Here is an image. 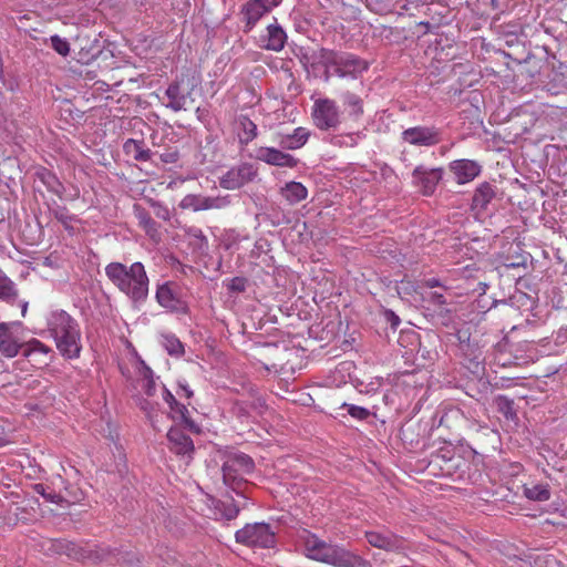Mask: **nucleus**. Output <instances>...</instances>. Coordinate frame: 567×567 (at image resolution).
<instances>
[{"label": "nucleus", "instance_id": "obj_1", "mask_svg": "<svg viewBox=\"0 0 567 567\" xmlns=\"http://www.w3.org/2000/svg\"><path fill=\"white\" fill-rule=\"evenodd\" d=\"M109 280L134 302H144L148 297L150 279L142 262L130 267L122 262H110L105 267Z\"/></svg>", "mask_w": 567, "mask_h": 567}, {"label": "nucleus", "instance_id": "obj_2", "mask_svg": "<svg viewBox=\"0 0 567 567\" xmlns=\"http://www.w3.org/2000/svg\"><path fill=\"white\" fill-rule=\"evenodd\" d=\"M48 328L62 357L65 359L80 357L81 331L75 319L64 310L53 311L48 319Z\"/></svg>", "mask_w": 567, "mask_h": 567}, {"label": "nucleus", "instance_id": "obj_3", "mask_svg": "<svg viewBox=\"0 0 567 567\" xmlns=\"http://www.w3.org/2000/svg\"><path fill=\"white\" fill-rule=\"evenodd\" d=\"M255 468L254 460L245 453L230 454L221 466L223 482L230 488L237 496H241L247 499L248 489L250 488L249 483L238 476V472L251 473Z\"/></svg>", "mask_w": 567, "mask_h": 567}, {"label": "nucleus", "instance_id": "obj_4", "mask_svg": "<svg viewBox=\"0 0 567 567\" xmlns=\"http://www.w3.org/2000/svg\"><path fill=\"white\" fill-rule=\"evenodd\" d=\"M238 544L247 547L272 548L277 539L271 526L266 523L246 524L235 533Z\"/></svg>", "mask_w": 567, "mask_h": 567}, {"label": "nucleus", "instance_id": "obj_5", "mask_svg": "<svg viewBox=\"0 0 567 567\" xmlns=\"http://www.w3.org/2000/svg\"><path fill=\"white\" fill-rule=\"evenodd\" d=\"M300 539L303 544L305 555L308 558L332 566L336 563V558L342 547L336 544L327 543L306 529L300 535Z\"/></svg>", "mask_w": 567, "mask_h": 567}, {"label": "nucleus", "instance_id": "obj_6", "mask_svg": "<svg viewBox=\"0 0 567 567\" xmlns=\"http://www.w3.org/2000/svg\"><path fill=\"white\" fill-rule=\"evenodd\" d=\"M155 299L161 307L172 313L187 316L190 312L189 306L184 299L182 288L175 281L157 285Z\"/></svg>", "mask_w": 567, "mask_h": 567}, {"label": "nucleus", "instance_id": "obj_7", "mask_svg": "<svg viewBox=\"0 0 567 567\" xmlns=\"http://www.w3.org/2000/svg\"><path fill=\"white\" fill-rule=\"evenodd\" d=\"M231 204L230 195L206 196L203 194H187L178 204L183 210H190L193 213L204 210H221Z\"/></svg>", "mask_w": 567, "mask_h": 567}, {"label": "nucleus", "instance_id": "obj_8", "mask_svg": "<svg viewBox=\"0 0 567 567\" xmlns=\"http://www.w3.org/2000/svg\"><path fill=\"white\" fill-rule=\"evenodd\" d=\"M331 65L334 74L339 78H357L369 68L368 62L360 56L334 50H331Z\"/></svg>", "mask_w": 567, "mask_h": 567}, {"label": "nucleus", "instance_id": "obj_9", "mask_svg": "<svg viewBox=\"0 0 567 567\" xmlns=\"http://www.w3.org/2000/svg\"><path fill=\"white\" fill-rule=\"evenodd\" d=\"M315 125L321 131L336 128L340 124L339 109L333 100L319 99L312 109Z\"/></svg>", "mask_w": 567, "mask_h": 567}, {"label": "nucleus", "instance_id": "obj_10", "mask_svg": "<svg viewBox=\"0 0 567 567\" xmlns=\"http://www.w3.org/2000/svg\"><path fill=\"white\" fill-rule=\"evenodd\" d=\"M258 175V168L251 163H241L233 166L219 177V185L224 189L235 190L252 182Z\"/></svg>", "mask_w": 567, "mask_h": 567}, {"label": "nucleus", "instance_id": "obj_11", "mask_svg": "<svg viewBox=\"0 0 567 567\" xmlns=\"http://www.w3.org/2000/svg\"><path fill=\"white\" fill-rule=\"evenodd\" d=\"M192 93L193 86H186L184 78L176 79L165 90L164 94L168 100L165 106L174 112L187 111L194 102Z\"/></svg>", "mask_w": 567, "mask_h": 567}, {"label": "nucleus", "instance_id": "obj_12", "mask_svg": "<svg viewBox=\"0 0 567 567\" xmlns=\"http://www.w3.org/2000/svg\"><path fill=\"white\" fill-rule=\"evenodd\" d=\"M403 142L414 146L432 147L442 142V131L436 126H413L401 133Z\"/></svg>", "mask_w": 567, "mask_h": 567}, {"label": "nucleus", "instance_id": "obj_13", "mask_svg": "<svg viewBox=\"0 0 567 567\" xmlns=\"http://www.w3.org/2000/svg\"><path fill=\"white\" fill-rule=\"evenodd\" d=\"M462 465H465L464 460L450 447L440 449L431 455L429 462V466L433 470L437 468L441 476H453L461 470Z\"/></svg>", "mask_w": 567, "mask_h": 567}, {"label": "nucleus", "instance_id": "obj_14", "mask_svg": "<svg viewBox=\"0 0 567 567\" xmlns=\"http://www.w3.org/2000/svg\"><path fill=\"white\" fill-rule=\"evenodd\" d=\"M102 52L103 47L97 38L78 35L73 43L74 59L83 65L95 61Z\"/></svg>", "mask_w": 567, "mask_h": 567}, {"label": "nucleus", "instance_id": "obj_15", "mask_svg": "<svg viewBox=\"0 0 567 567\" xmlns=\"http://www.w3.org/2000/svg\"><path fill=\"white\" fill-rule=\"evenodd\" d=\"M443 175V168H426L424 165L416 166L412 172L413 183L420 188L421 194L424 196H432L434 194Z\"/></svg>", "mask_w": 567, "mask_h": 567}, {"label": "nucleus", "instance_id": "obj_16", "mask_svg": "<svg viewBox=\"0 0 567 567\" xmlns=\"http://www.w3.org/2000/svg\"><path fill=\"white\" fill-rule=\"evenodd\" d=\"M430 430L426 422L421 420H410L400 429V439L404 445L410 449L424 446L429 437Z\"/></svg>", "mask_w": 567, "mask_h": 567}, {"label": "nucleus", "instance_id": "obj_17", "mask_svg": "<svg viewBox=\"0 0 567 567\" xmlns=\"http://www.w3.org/2000/svg\"><path fill=\"white\" fill-rule=\"evenodd\" d=\"M181 423L172 426L167 432L168 449L181 457L193 458L195 446L193 440L184 432Z\"/></svg>", "mask_w": 567, "mask_h": 567}, {"label": "nucleus", "instance_id": "obj_18", "mask_svg": "<svg viewBox=\"0 0 567 567\" xmlns=\"http://www.w3.org/2000/svg\"><path fill=\"white\" fill-rule=\"evenodd\" d=\"M163 400L168 404L172 413V419L176 423H181L184 429H187V431L199 434L200 427L199 425L190 417L189 411L186 405L179 403L175 396L172 394V392L164 388L163 391Z\"/></svg>", "mask_w": 567, "mask_h": 567}, {"label": "nucleus", "instance_id": "obj_19", "mask_svg": "<svg viewBox=\"0 0 567 567\" xmlns=\"http://www.w3.org/2000/svg\"><path fill=\"white\" fill-rule=\"evenodd\" d=\"M255 158L268 165L293 168L299 159L275 147H258Z\"/></svg>", "mask_w": 567, "mask_h": 567}, {"label": "nucleus", "instance_id": "obj_20", "mask_svg": "<svg viewBox=\"0 0 567 567\" xmlns=\"http://www.w3.org/2000/svg\"><path fill=\"white\" fill-rule=\"evenodd\" d=\"M276 7L267 0H249L241 9L243 20L245 21L244 32H250L256 23Z\"/></svg>", "mask_w": 567, "mask_h": 567}, {"label": "nucleus", "instance_id": "obj_21", "mask_svg": "<svg viewBox=\"0 0 567 567\" xmlns=\"http://www.w3.org/2000/svg\"><path fill=\"white\" fill-rule=\"evenodd\" d=\"M286 42L287 33L275 18L274 22L267 25L266 33L259 37L258 45L268 51L279 52L285 48Z\"/></svg>", "mask_w": 567, "mask_h": 567}, {"label": "nucleus", "instance_id": "obj_22", "mask_svg": "<svg viewBox=\"0 0 567 567\" xmlns=\"http://www.w3.org/2000/svg\"><path fill=\"white\" fill-rule=\"evenodd\" d=\"M365 538L371 546L386 551L399 553L405 549L404 539L391 532H367Z\"/></svg>", "mask_w": 567, "mask_h": 567}, {"label": "nucleus", "instance_id": "obj_23", "mask_svg": "<svg viewBox=\"0 0 567 567\" xmlns=\"http://www.w3.org/2000/svg\"><path fill=\"white\" fill-rule=\"evenodd\" d=\"M449 169L457 184H466L481 174L482 166L475 161L462 158L452 161Z\"/></svg>", "mask_w": 567, "mask_h": 567}, {"label": "nucleus", "instance_id": "obj_24", "mask_svg": "<svg viewBox=\"0 0 567 567\" xmlns=\"http://www.w3.org/2000/svg\"><path fill=\"white\" fill-rule=\"evenodd\" d=\"M83 548L80 544L68 539H49L45 542V550L50 555H65L69 558L82 561Z\"/></svg>", "mask_w": 567, "mask_h": 567}, {"label": "nucleus", "instance_id": "obj_25", "mask_svg": "<svg viewBox=\"0 0 567 567\" xmlns=\"http://www.w3.org/2000/svg\"><path fill=\"white\" fill-rule=\"evenodd\" d=\"M331 50L321 48L313 51V59L311 60L310 70L307 71L308 75L316 79H322L328 82L331 78Z\"/></svg>", "mask_w": 567, "mask_h": 567}, {"label": "nucleus", "instance_id": "obj_26", "mask_svg": "<svg viewBox=\"0 0 567 567\" xmlns=\"http://www.w3.org/2000/svg\"><path fill=\"white\" fill-rule=\"evenodd\" d=\"M133 214L146 236L152 241L159 243L162 240L161 225L152 218L151 214L140 204L133 205Z\"/></svg>", "mask_w": 567, "mask_h": 567}, {"label": "nucleus", "instance_id": "obj_27", "mask_svg": "<svg viewBox=\"0 0 567 567\" xmlns=\"http://www.w3.org/2000/svg\"><path fill=\"white\" fill-rule=\"evenodd\" d=\"M497 195V188L495 185L483 182L477 185L472 197L471 208L477 214L485 213L488 205Z\"/></svg>", "mask_w": 567, "mask_h": 567}, {"label": "nucleus", "instance_id": "obj_28", "mask_svg": "<svg viewBox=\"0 0 567 567\" xmlns=\"http://www.w3.org/2000/svg\"><path fill=\"white\" fill-rule=\"evenodd\" d=\"M421 9L420 13L424 16V19L432 22V27L441 28L450 23L451 10L442 2L421 3Z\"/></svg>", "mask_w": 567, "mask_h": 567}, {"label": "nucleus", "instance_id": "obj_29", "mask_svg": "<svg viewBox=\"0 0 567 567\" xmlns=\"http://www.w3.org/2000/svg\"><path fill=\"white\" fill-rule=\"evenodd\" d=\"M115 556H118L117 548H112L104 545L84 546L83 560L81 563H109L112 565L114 563L113 557Z\"/></svg>", "mask_w": 567, "mask_h": 567}, {"label": "nucleus", "instance_id": "obj_30", "mask_svg": "<svg viewBox=\"0 0 567 567\" xmlns=\"http://www.w3.org/2000/svg\"><path fill=\"white\" fill-rule=\"evenodd\" d=\"M22 349V343H19L10 331V324L7 322L0 323V352L8 357H16Z\"/></svg>", "mask_w": 567, "mask_h": 567}, {"label": "nucleus", "instance_id": "obj_31", "mask_svg": "<svg viewBox=\"0 0 567 567\" xmlns=\"http://www.w3.org/2000/svg\"><path fill=\"white\" fill-rule=\"evenodd\" d=\"M279 193L290 205H296L308 196L307 187L300 182L295 181L286 183Z\"/></svg>", "mask_w": 567, "mask_h": 567}, {"label": "nucleus", "instance_id": "obj_32", "mask_svg": "<svg viewBox=\"0 0 567 567\" xmlns=\"http://www.w3.org/2000/svg\"><path fill=\"white\" fill-rule=\"evenodd\" d=\"M309 135L307 128L297 127L293 130V133L280 136L279 146L284 150L300 148L307 143Z\"/></svg>", "mask_w": 567, "mask_h": 567}, {"label": "nucleus", "instance_id": "obj_33", "mask_svg": "<svg viewBox=\"0 0 567 567\" xmlns=\"http://www.w3.org/2000/svg\"><path fill=\"white\" fill-rule=\"evenodd\" d=\"M123 151L126 155L132 156L137 162H147L152 158V151L145 147L144 141L128 138L124 145Z\"/></svg>", "mask_w": 567, "mask_h": 567}, {"label": "nucleus", "instance_id": "obj_34", "mask_svg": "<svg viewBox=\"0 0 567 567\" xmlns=\"http://www.w3.org/2000/svg\"><path fill=\"white\" fill-rule=\"evenodd\" d=\"M225 496L227 498L225 501H214L215 514L219 515L226 520L235 519L240 513V507L235 503V499L231 495L226 494Z\"/></svg>", "mask_w": 567, "mask_h": 567}, {"label": "nucleus", "instance_id": "obj_35", "mask_svg": "<svg viewBox=\"0 0 567 567\" xmlns=\"http://www.w3.org/2000/svg\"><path fill=\"white\" fill-rule=\"evenodd\" d=\"M51 352V348L42 343L38 339H31L30 341L22 343L21 353L24 358L31 360H34L39 364H48L45 360H37L32 359L38 355H44L47 357Z\"/></svg>", "mask_w": 567, "mask_h": 567}, {"label": "nucleus", "instance_id": "obj_36", "mask_svg": "<svg viewBox=\"0 0 567 567\" xmlns=\"http://www.w3.org/2000/svg\"><path fill=\"white\" fill-rule=\"evenodd\" d=\"M35 175L49 192L58 195L60 198L63 196L65 187L53 172L45 167H41L37 171Z\"/></svg>", "mask_w": 567, "mask_h": 567}, {"label": "nucleus", "instance_id": "obj_37", "mask_svg": "<svg viewBox=\"0 0 567 567\" xmlns=\"http://www.w3.org/2000/svg\"><path fill=\"white\" fill-rule=\"evenodd\" d=\"M334 567H372L371 563L363 557L341 547Z\"/></svg>", "mask_w": 567, "mask_h": 567}, {"label": "nucleus", "instance_id": "obj_38", "mask_svg": "<svg viewBox=\"0 0 567 567\" xmlns=\"http://www.w3.org/2000/svg\"><path fill=\"white\" fill-rule=\"evenodd\" d=\"M238 140L240 145H248L257 137V125L246 115L237 120Z\"/></svg>", "mask_w": 567, "mask_h": 567}, {"label": "nucleus", "instance_id": "obj_39", "mask_svg": "<svg viewBox=\"0 0 567 567\" xmlns=\"http://www.w3.org/2000/svg\"><path fill=\"white\" fill-rule=\"evenodd\" d=\"M493 403L496 408V411L501 413L507 421L516 422L518 420L513 399L499 394L495 396Z\"/></svg>", "mask_w": 567, "mask_h": 567}, {"label": "nucleus", "instance_id": "obj_40", "mask_svg": "<svg viewBox=\"0 0 567 567\" xmlns=\"http://www.w3.org/2000/svg\"><path fill=\"white\" fill-rule=\"evenodd\" d=\"M16 284L0 270V300L12 303L18 298Z\"/></svg>", "mask_w": 567, "mask_h": 567}, {"label": "nucleus", "instance_id": "obj_41", "mask_svg": "<svg viewBox=\"0 0 567 567\" xmlns=\"http://www.w3.org/2000/svg\"><path fill=\"white\" fill-rule=\"evenodd\" d=\"M343 105L349 109V114L354 117H359L363 114V101L362 99L352 92H344L342 94Z\"/></svg>", "mask_w": 567, "mask_h": 567}, {"label": "nucleus", "instance_id": "obj_42", "mask_svg": "<svg viewBox=\"0 0 567 567\" xmlns=\"http://www.w3.org/2000/svg\"><path fill=\"white\" fill-rule=\"evenodd\" d=\"M50 210L53 214L54 218L63 225L65 230H68L69 233L73 231L72 223L76 220V217L69 213L66 206H61L55 203V206L53 208H50Z\"/></svg>", "mask_w": 567, "mask_h": 567}, {"label": "nucleus", "instance_id": "obj_43", "mask_svg": "<svg viewBox=\"0 0 567 567\" xmlns=\"http://www.w3.org/2000/svg\"><path fill=\"white\" fill-rule=\"evenodd\" d=\"M524 495L532 501L545 502L550 498V491L547 484L525 485Z\"/></svg>", "mask_w": 567, "mask_h": 567}, {"label": "nucleus", "instance_id": "obj_44", "mask_svg": "<svg viewBox=\"0 0 567 567\" xmlns=\"http://www.w3.org/2000/svg\"><path fill=\"white\" fill-rule=\"evenodd\" d=\"M162 344L169 355L181 357L184 354L185 349L181 340L173 333L162 336Z\"/></svg>", "mask_w": 567, "mask_h": 567}, {"label": "nucleus", "instance_id": "obj_45", "mask_svg": "<svg viewBox=\"0 0 567 567\" xmlns=\"http://www.w3.org/2000/svg\"><path fill=\"white\" fill-rule=\"evenodd\" d=\"M118 556L113 557L112 565H120L122 567L138 566L142 563V557L137 551H124L117 548Z\"/></svg>", "mask_w": 567, "mask_h": 567}, {"label": "nucleus", "instance_id": "obj_46", "mask_svg": "<svg viewBox=\"0 0 567 567\" xmlns=\"http://www.w3.org/2000/svg\"><path fill=\"white\" fill-rule=\"evenodd\" d=\"M33 491L40 494L47 502L61 505L64 502L63 496L52 489L49 485L37 483L33 485Z\"/></svg>", "mask_w": 567, "mask_h": 567}, {"label": "nucleus", "instance_id": "obj_47", "mask_svg": "<svg viewBox=\"0 0 567 567\" xmlns=\"http://www.w3.org/2000/svg\"><path fill=\"white\" fill-rule=\"evenodd\" d=\"M49 43L50 47L62 56H66L71 51L69 41L58 34L51 35Z\"/></svg>", "mask_w": 567, "mask_h": 567}, {"label": "nucleus", "instance_id": "obj_48", "mask_svg": "<svg viewBox=\"0 0 567 567\" xmlns=\"http://www.w3.org/2000/svg\"><path fill=\"white\" fill-rule=\"evenodd\" d=\"M228 292L230 293H241L246 291L248 279L246 277H234L224 281Z\"/></svg>", "mask_w": 567, "mask_h": 567}, {"label": "nucleus", "instance_id": "obj_49", "mask_svg": "<svg viewBox=\"0 0 567 567\" xmlns=\"http://www.w3.org/2000/svg\"><path fill=\"white\" fill-rule=\"evenodd\" d=\"M147 203L153 208L154 214L157 218H159L164 221L171 220L172 215L166 205H164L163 203H161L154 198H147Z\"/></svg>", "mask_w": 567, "mask_h": 567}, {"label": "nucleus", "instance_id": "obj_50", "mask_svg": "<svg viewBox=\"0 0 567 567\" xmlns=\"http://www.w3.org/2000/svg\"><path fill=\"white\" fill-rule=\"evenodd\" d=\"M341 409H344L352 417L357 420H367L370 416V411L363 406L343 403Z\"/></svg>", "mask_w": 567, "mask_h": 567}, {"label": "nucleus", "instance_id": "obj_51", "mask_svg": "<svg viewBox=\"0 0 567 567\" xmlns=\"http://www.w3.org/2000/svg\"><path fill=\"white\" fill-rule=\"evenodd\" d=\"M395 289L401 298L410 297L416 293V285L409 279H402L399 281Z\"/></svg>", "mask_w": 567, "mask_h": 567}, {"label": "nucleus", "instance_id": "obj_52", "mask_svg": "<svg viewBox=\"0 0 567 567\" xmlns=\"http://www.w3.org/2000/svg\"><path fill=\"white\" fill-rule=\"evenodd\" d=\"M457 419H463V414L458 409L444 412L440 419L439 426L450 427V422Z\"/></svg>", "mask_w": 567, "mask_h": 567}, {"label": "nucleus", "instance_id": "obj_53", "mask_svg": "<svg viewBox=\"0 0 567 567\" xmlns=\"http://www.w3.org/2000/svg\"><path fill=\"white\" fill-rule=\"evenodd\" d=\"M384 318H385L386 322L390 323L391 328L394 329V330L401 323V320H400L399 316L394 311H392V310H385L384 311Z\"/></svg>", "mask_w": 567, "mask_h": 567}, {"label": "nucleus", "instance_id": "obj_54", "mask_svg": "<svg viewBox=\"0 0 567 567\" xmlns=\"http://www.w3.org/2000/svg\"><path fill=\"white\" fill-rule=\"evenodd\" d=\"M417 27L424 28V31L422 32V34L420 37H423L429 33H435L440 29L439 27H432V22L429 21L427 19L421 20L417 23Z\"/></svg>", "mask_w": 567, "mask_h": 567}, {"label": "nucleus", "instance_id": "obj_55", "mask_svg": "<svg viewBox=\"0 0 567 567\" xmlns=\"http://www.w3.org/2000/svg\"><path fill=\"white\" fill-rule=\"evenodd\" d=\"M161 159L164 163L174 164L179 159V154L177 151L165 152V153L161 154Z\"/></svg>", "mask_w": 567, "mask_h": 567}, {"label": "nucleus", "instance_id": "obj_56", "mask_svg": "<svg viewBox=\"0 0 567 567\" xmlns=\"http://www.w3.org/2000/svg\"><path fill=\"white\" fill-rule=\"evenodd\" d=\"M145 383L143 385L144 392L147 396H153L156 392V384L154 378L144 380Z\"/></svg>", "mask_w": 567, "mask_h": 567}, {"label": "nucleus", "instance_id": "obj_57", "mask_svg": "<svg viewBox=\"0 0 567 567\" xmlns=\"http://www.w3.org/2000/svg\"><path fill=\"white\" fill-rule=\"evenodd\" d=\"M429 300L434 303V305H437V306H443L446 303V299L444 297L443 293L441 292H437V291H433L430 293V297H429Z\"/></svg>", "mask_w": 567, "mask_h": 567}, {"label": "nucleus", "instance_id": "obj_58", "mask_svg": "<svg viewBox=\"0 0 567 567\" xmlns=\"http://www.w3.org/2000/svg\"><path fill=\"white\" fill-rule=\"evenodd\" d=\"M313 59V51L311 53H302L299 56V62L303 66L306 71L310 70L311 66V60Z\"/></svg>", "mask_w": 567, "mask_h": 567}, {"label": "nucleus", "instance_id": "obj_59", "mask_svg": "<svg viewBox=\"0 0 567 567\" xmlns=\"http://www.w3.org/2000/svg\"><path fill=\"white\" fill-rule=\"evenodd\" d=\"M473 373L478 374L484 370V367L482 365V362L478 360V358H474L470 360V364L467 367Z\"/></svg>", "mask_w": 567, "mask_h": 567}, {"label": "nucleus", "instance_id": "obj_60", "mask_svg": "<svg viewBox=\"0 0 567 567\" xmlns=\"http://www.w3.org/2000/svg\"><path fill=\"white\" fill-rule=\"evenodd\" d=\"M178 386L179 389L183 391V395L186 398V399H190L193 398L194 395V392L193 390L189 389V386L186 384V383H183V382H178Z\"/></svg>", "mask_w": 567, "mask_h": 567}, {"label": "nucleus", "instance_id": "obj_61", "mask_svg": "<svg viewBox=\"0 0 567 567\" xmlns=\"http://www.w3.org/2000/svg\"><path fill=\"white\" fill-rule=\"evenodd\" d=\"M423 285L427 288L442 287V284L437 278H427L423 281Z\"/></svg>", "mask_w": 567, "mask_h": 567}, {"label": "nucleus", "instance_id": "obj_62", "mask_svg": "<svg viewBox=\"0 0 567 567\" xmlns=\"http://www.w3.org/2000/svg\"><path fill=\"white\" fill-rule=\"evenodd\" d=\"M498 306L505 307L509 310L513 309L512 305H509L506 300H493L492 306L488 308V311H491L492 308H496Z\"/></svg>", "mask_w": 567, "mask_h": 567}, {"label": "nucleus", "instance_id": "obj_63", "mask_svg": "<svg viewBox=\"0 0 567 567\" xmlns=\"http://www.w3.org/2000/svg\"><path fill=\"white\" fill-rule=\"evenodd\" d=\"M410 3V13L409 16L411 17H414L416 16V13L414 12L415 10L420 13L421 12V3H417V2H409Z\"/></svg>", "mask_w": 567, "mask_h": 567}, {"label": "nucleus", "instance_id": "obj_64", "mask_svg": "<svg viewBox=\"0 0 567 567\" xmlns=\"http://www.w3.org/2000/svg\"><path fill=\"white\" fill-rule=\"evenodd\" d=\"M395 32V29L392 27H382L381 35H384L386 39H390V37Z\"/></svg>", "mask_w": 567, "mask_h": 567}]
</instances>
